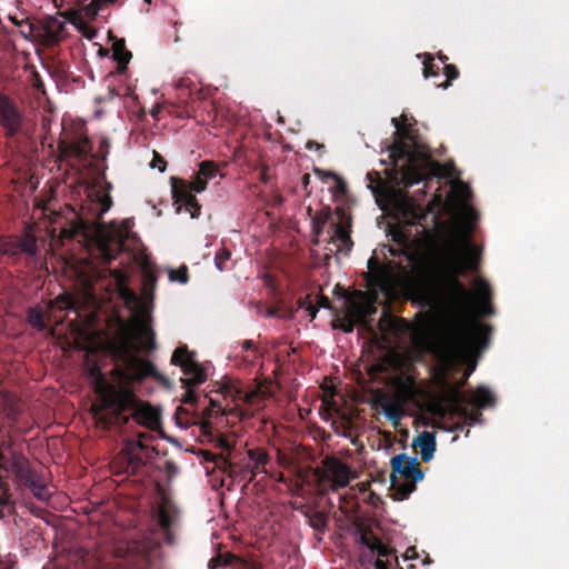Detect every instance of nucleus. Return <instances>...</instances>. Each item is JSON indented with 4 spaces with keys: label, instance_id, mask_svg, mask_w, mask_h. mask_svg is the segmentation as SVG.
<instances>
[{
    "label": "nucleus",
    "instance_id": "1",
    "mask_svg": "<svg viewBox=\"0 0 569 569\" xmlns=\"http://www.w3.org/2000/svg\"><path fill=\"white\" fill-rule=\"evenodd\" d=\"M368 189L372 192L381 209L392 214L399 222L419 226L417 233L425 234L427 241L437 248V258L431 266L418 267L412 262L407 247L413 241L409 230L392 231L398 249L388 250L391 256L401 253L402 259L388 260L379 264L372 257L368 260L370 272L369 292H355L345 300L346 332L355 325L373 331L375 325L369 317L376 312L378 295L395 299L403 295L433 313V319H425L416 325L408 323L383 312L377 328L383 341L390 348L410 345L417 351L431 348L433 321L437 322L443 338L441 367L449 373L460 365H467L459 383L441 378L442 398L450 405L463 401L460 388L475 371L476 356L486 347L489 328L473 318L493 313L489 303L490 289L486 281L477 279L472 291L467 290L458 280L466 269L477 264L480 251L470 241V232L478 219L477 212L469 206V187L461 181H451L450 193L443 200L433 194L426 210L407 194L386 187L373 173H367Z\"/></svg>",
    "mask_w": 569,
    "mask_h": 569
},
{
    "label": "nucleus",
    "instance_id": "2",
    "mask_svg": "<svg viewBox=\"0 0 569 569\" xmlns=\"http://www.w3.org/2000/svg\"><path fill=\"white\" fill-rule=\"evenodd\" d=\"M157 287V277L150 268L143 269V280L140 299L132 297L137 306L133 320L123 327L119 338L117 355L122 362L112 370L107 379L97 363H90L88 373L91 385L99 396V402L91 407L97 426L107 428L119 419L122 411L134 410V417L140 425L156 429L160 426V411L149 403L141 402L130 389L132 381L153 377L157 381L171 387V381L157 371L156 367L138 353L156 349L154 335L150 327V312Z\"/></svg>",
    "mask_w": 569,
    "mask_h": 569
},
{
    "label": "nucleus",
    "instance_id": "3",
    "mask_svg": "<svg viewBox=\"0 0 569 569\" xmlns=\"http://www.w3.org/2000/svg\"><path fill=\"white\" fill-rule=\"evenodd\" d=\"M395 142L388 147V158L380 162L386 166L387 179L395 184L410 187L430 178H445L452 174V164H440L430 159L427 148L410 132L406 114L392 118Z\"/></svg>",
    "mask_w": 569,
    "mask_h": 569
},
{
    "label": "nucleus",
    "instance_id": "4",
    "mask_svg": "<svg viewBox=\"0 0 569 569\" xmlns=\"http://www.w3.org/2000/svg\"><path fill=\"white\" fill-rule=\"evenodd\" d=\"M4 457L0 456V469L12 473L17 477L27 488L31 490L33 496L40 501H48L53 489L49 486L44 477L37 470L32 469L24 459L16 458L10 465L3 462Z\"/></svg>",
    "mask_w": 569,
    "mask_h": 569
},
{
    "label": "nucleus",
    "instance_id": "5",
    "mask_svg": "<svg viewBox=\"0 0 569 569\" xmlns=\"http://www.w3.org/2000/svg\"><path fill=\"white\" fill-rule=\"evenodd\" d=\"M418 457L408 458L406 453H399L392 457L390 476L391 486L400 491L403 496H408L416 489V483L425 477L423 471L417 468Z\"/></svg>",
    "mask_w": 569,
    "mask_h": 569
},
{
    "label": "nucleus",
    "instance_id": "6",
    "mask_svg": "<svg viewBox=\"0 0 569 569\" xmlns=\"http://www.w3.org/2000/svg\"><path fill=\"white\" fill-rule=\"evenodd\" d=\"M171 362L179 366L184 375L181 381L187 386V391L182 398L186 403L196 402L197 396L192 386L201 385L206 381L207 375L204 370L196 362L186 347H180L173 352Z\"/></svg>",
    "mask_w": 569,
    "mask_h": 569
},
{
    "label": "nucleus",
    "instance_id": "7",
    "mask_svg": "<svg viewBox=\"0 0 569 569\" xmlns=\"http://www.w3.org/2000/svg\"><path fill=\"white\" fill-rule=\"evenodd\" d=\"M207 180L198 173L193 182L181 181L172 184V196L178 204L177 212H187L191 219L198 217L200 206L197 203L194 192L200 193L207 188Z\"/></svg>",
    "mask_w": 569,
    "mask_h": 569
},
{
    "label": "nucleus",
    "instance_id": "8",
    "mask_svg": "<svg viewBox=\"0 0 569 569\" xmlns=\"http://www.w3.org/2000/svg\"><path fill=\"white\" fill-rule=\"evenodd\" d=\"M329 223L328 240L326 244V250H329L331 253H343L347 254L351 247L352 241L349 236L348 224L349 219L347 217L341 216H327L322 223Z\"/></svg>",
    "mask_w": 569,
    "mask_h": 569
},
{
    "label": "nucleus",
    "instance_id": "9",
    "mask_svg": "<svg viewBox=\"0 0 569 569\" xmlns=\"http://www.w3.org/2000/svg\"><path fill=\"white\" fill-rule=\"evenodd\" d=\"M157 520L163 531L164 541L173 546L177 541L174 530L179 525V510L173 501L164 495L161 496L157 509Z\"/></svg>",
    "mask_w": 569,
    "mask_h": 569
},
{
    "label": "nucleus",
    "instance_id": "10",
    "mask_svg": "<svg viewBox=\"0 0 569 569\" xmlns=\"http://www.w3.org/2000/svg\"><path fill=\"white\" fill-rule=\"evenodd\" d=\"M70 20L63 14L49 16L38 23V41L50 46L58 43L68 34Z\"/></svg>",
    "mask_w": 569,
    "mask_h": 569
},
{
    "label": "nucleus",
    "instance_id": "11",
    "mask_svg": "<svg viewBox=\"0 0 569 569\" xmlns=\"http://www.w3.org/2000/svg\"><path fill=\"white\" fill-rule=\"evenodd\" d=\"M0 126L8 136L16 134L21 127L19 110L8 97L2 94H0Z\"/></svg>",
    "mask_w": 569,
    "mask_h": 569
},
{
    "label": "nucleus",
    "instance_id": "12",
    "mask_svg": "<svg viewBox=\"0 0 569 569\" xmlns=\"http://www.w3.org/2000/svg\"><path fill=\"white\" fill-rule=\"evenodd\" d=\"M123 451L128 462L127 472L131 473H134L140 468L144 458L151 459L158 455L153 449H149L138 441H128Z\"/></svg>",
    "mask_w": 569,
    "mask_h": 569
},
{
    "label": "nucleus",
    "instance_id": "13",
    "mask_svg": "<svg viewBox=\"0 0 569 569\" xmlns=\"http://www.w3.org/2000/svg\"><path fill=\"white\" fill-rule=\"evenodd\" d=\"M326 473L328 480L332 482V490L347 487L352 478L350 468L335 458L326 461Z\"/></svg>",
    "mask_w": 569,
    "mask_h": 569
},
{
    "label": "nucleus",
    "instance_id": "14",
    "mask_svg": "<svg viewBox=\"0 0 569 569\" xmlns=\"http://www.w3.org/2000/svg\"><path fill=\"white\" fill-rule=\"evenodd\" d=\"M358 542L361 543L365 548H367V557L391 559L392 550L385 546L383 543H381V541H379L370 532H360Z\"/></svg>",
    "mask_w": 569,
    "mask_h": 569
},
{
    "label": "nucleus",
    "instance_id": "15",
    "mask_svg": "<svg viewBox=\"0 0 569 569\" xmlns=\"http://www.w3.org/2000/svg\"><path fill=\"white\" fill-rule=\"evenodd\" d=\"M413 446L420 448V456L425 462H428L432 459L433 453L436 451V436L430 431H422L418 437L413 440Z\"/></svg>",
    "mask_w": 569,
    "mask_h": 569
},
{
    "label": "nucleus",
    "instance_id": "16",
    "mask_svg": "<svg viewBox=\"0 0 569 569\" xmlns=\"http://www.w3.org/2000/svg\"><path fill=\"white\" fill-rule=\"evenodd\" d=\"M405 402L396 395H389V401L387 408L382 411V416L389 420L393 427H398L401 417L403 416Z\"/></svg>",
    "mask_w": 569,
    "mask_h": 569
},
{
    "label": "nucleus",
    "instance_id": "17",
    "mask_svg": "<svg viewBox=\"0 0 569 569\" xmlns=\"http://www.w3.org/2000/svg\"><path fill=\"white\" fill-rule=\"evenodd\" d=\"M495 402L496 398L492 391L486 386L478 387L469 399V403L477 408H489L492 407Z\"/></svg>",
    "mask_w": 569,
    "mask_h": 569
},
{
    "label": "nucleus",
    "instance_id": "18",
    "mask_svg": "<svg viewBox=\"0 0 569 569\" xmlns=\"http://www.w3.org/2000/svg\"><path fill=\"white\" fill-rule=\"evenodd\" d=\"M248 457L250 462L244 467L246 471L250 473V479H252L258 472H260V467L264 466L268 461V455L262 450H249Z\"/></svg>",
    "mask_w": 569,
    "mask_h": 569
},
{
    "label": "nucleus",
    "instance_id": "19",
    "mask_svg": "<svg viewBox=\"0 0 569 569\" xmlns=\"http://www.w3.org/2000/svg\"><path fill=\"white\" fill-rule=\"evenodd\" d=\"M130 221L126 220L121 224H112L111 228L106 231V237L110 242H113L117 248L121 247L122 238L127 236L130 229Z\"/></svg>",
    "mask_w": 569,
    "mask_h": 569
},
{
    "label": "nucleus",
    "instance_id": "20",
    "mask_svg": "<svg viewBox=\"0 0 569 569\" xmlns=\"http://www.w3.org/2000/svg\"><path fill=\"white\" fill-rule=\"evenodd\" d=\"M393 393H396L406 405L416 393L413 381L409 378L399 379L396 383Z\"/></svg>",
    "mask_w": 569,
    "mask_h": 569
},
{
    "label": "nucleus",
    "instance_id": "21",
    "mask_svg": "<svg viewBox=\"0 0 569 569\" xmlns=\"http://www.w3.org/2000/svg\"><path fill=\"white\" fill-rule=\"evenodd\" d=\"M365 569H393L397 561L396 559H380L361 556Z\"/></svg>",
    "mask_w": 569,
    "mask_h": 569
},
{
    "label": "nucleus",
    "instance_id": "22",
    "mask_svg": "<svg viewBox=\"0 0 569 569\" xmlns=\"http://www.w3.org/2000/svg\"><path fill=\"white\" fill-rule=\"evenodd\" d=\"M112 57L120 64L126 67L131 58V53L124 49L123 40H117L112 44Z\"/></svg>",
    "mask_w": 569,
    "mask_h": 569
},
{
    "label": "nucleus",
    "instance_id": "23",
    "mask_svg": "<svg viewBox=\"0 0 569 569\" xmlns=\"http://www.w3.org/2000/svg\"><path fill=\"white\" fill-rule=\"evenodd\" d=\"M167 272L170 282L186 284L189 281L188 268L186 266H181L179 269L167 268Z\"/></svg>",
    "mask_w": 569,
    "mask_h": 569
},
{
    "label": "nucleus",
    "instance_id": "24",
    "mask_svg": "<svg viewBox=\"0 0 569 569\" xmlns=\"http://www.w3.org/2000/svg\"><path fill=\"white\" fill-rule=\"evenodd\" d=\"M53 307L60 310L77 312L74 300L69 293L58 296L53 302Z\"/></svg>",
    "mask_w": 569,
    "mask_h": 569
},
{
    "label": "nucleus",
    "instance_id": "25",
    "mask_svg": "<svg viewBox=\"0 0 569 569\" xmlns=\"http://www.w3.org/2000/svg\"><path fill=\"white\" fill-rule=\"evenodd\" d=\"M117 0H93L90 4L86 6L82 9L83 16L87 18H96L99 13V11L103 8L104 3H113Z\"/></svg>",
    "mask_w": 569,
    "mask_h": 569
},
{
    "label": "nucleus",
    "instance_id": "26",
    "mask_svg": "<svg viewBox=\"0 0 569 569\" xmlns=\"http://www.w3.org/2000/svg\"><path fill=\"white\" fill-rule=\"evenodd\" d=\"M19 32L26 40L38 41V24L26 21L19 28Z\"/></svg>",
    "mask_w": 569,
    "mask_h": 569
},
{
    "label": "nucleus",
    "instance_id": "27",
    "mask_svg": "<svg viewBox=\"0 0 569 569\" xmlns=\"http://www.w3.org/2000/svg\"><path fill=\"white\" fill-rule=\"evenodd\" d=\"M20 249L27 254L34 256L38 251L36 238L31 234H26L20 242Z\"/></svg>",
    "mask_w": 569,
    "mask_h": 569
},
{
    "label": "nucleus",
    "instance_id": "28",
    "mask_svg": "<svg viewBox=\"0 0 569 569\" xmlns=\"http://www.w3.org/2000/svg\"><path fill=\"white\" fill-rule=\"evenodd\" d=\"M423 77L426 79L428 78H432V77H438V69L439 67L433 62V58L430 57V56H427L425 54V60H423Z\"/></svg>",
    "mask_w": 569,
    "mask_h": 569
},
{
    "label": "nucleus",
    "instance_id": "29",
    "mask_svg": "<svg viewBox=\"0 0 569 569\" xmlns=\"http://www.w3.org/2000/svg\"><path fill=\"white\" fill-rule=\"evenodd\" d=\"M445 76L447 77V81L443 83H437V88L447 89L450 86V80L457 79L459 76V72L457 68L452 64H447L443 67Z\"/></svg>",
    "mask_w": 569,
    "mask_h": 569
},
{
    "label": "nucleus",
    "instance_id": "30",
    "mask_svg": "<svg viewBox=\"0 0 569 569\" xmlns=\"http://www.w3.org/2000/svg\"><path fill=\"white\" fill-rule=\"evenodd\" d=\"M200 178L203 177L207 181L213 179L218 174V169L210 162H202L199 169Z\"/></svg>",
    "mask_w": 569,
    "mask_h": 569
},
{
    "label": "nucleus",
    "instance_id": "31",
    "mask_svg": "<svg viewBox=\"0 0 569 569\" xmlns=\"http://www.w3.org/2000/svg\"><path fill=\"white\" fill-rule=\"evenodd\" d=\"M29 322L32 327L37 328L40 331L46 329V325L42 320L41 312L38 310H30Z\"/></svg>",
    "mask_w": 569,
    "mask_h": 569
},
{
    "label": "nucleus",
    "instance_id": "32",
    "mask_svg": "<svg viewBox=\"0 0 569 569\" xmlns=\"http://www.w3.org/2000/svg\"><path fill=\"white\" fill-rule=\"evenodd\" d=\"M389 395L390 393L376 392L372 398V405L382 412L388 406Z\"/></svg>",
    "mask_w": 569,
    "mask_h": 569
},
{
    "label": "nucleus",
    "instance_id": "33",
    "mask_svg": "<svg viewBox=\"0 0 569 569\" xmlns=\"http://www.w3.org/2000/svg\"><path fill=\"white\" fill-rule=\"evenodd\" d=\"M229 563H231V556L219 555V556L210 559V561L208 562V568L216 569L218 567L228 566Z\"/></svg>",
    "mask_w": 569,
    "mask_h": 569
},
{
    "label": "nucleus",
    "instance_id": "34",
    "mask_svg": "<svg viewBox=\"0 0 569 569\" xmlns=\"http://www.w3.org/2000/svg\"><path fill=\"white\" fill-rule=\"evenodd\" d=\"M313 172L316 173V176L322 181V182H327L329 179H335L337 178V174L335 172H331V171H325L322 169H318L316 168L313 170Z\"/></svg>",
    "mask_w": 569,
    "mask_h": 569
},
{
    "label": "nucleus",
    "instance_id": "35",
    "mask_svg": "<svg viewBox=\"0 0 569 569\" xmlns=\"http://www.w3.org/2000/svg\"><path fill=\"white\" fill-rule=\"evenodd\" d=\"M335 181V190L337 193L345 194L347 192V183L346 181L337 174V178L333 179Z\"/></svg>",
    "mask_w": 569,
    "mask_h": 569
},
{
    "label": "nucleus",
    "instance_id": "36",
    "mask_svg": "<svg viewBox=\"0 0 569 569\" xmlns=\"http://www.w3.org/2000/svg\"><path fill=\"white\" fill-rule=\"evenodd\" d=\"M150 168L158 169V171L162 173L166 170V163L160 157L154 154L153 160L150 162Z\"/></svg>",
    "mask_w": 569,
    "mask_h": 569
},
{
    "label": "nucleus",
    "instance_id": "37",
    "mask_svg": "<svg viewBox=\"0 0 569 569\" xmlns=\"http://www.w3.org/2000/svg\"><path fill=\"white\" fill-rule=\"evenodd\" d=\"M100 251L106 261H110L116 258V254L108 248L106 243H101Z\"/></svg>",
    "mask_w": 569,
    "mask_h": 569
},
{
    "label": "nucleus",
    "instance_id": "38",
    "mask_svg": "<svg viewBox=\"0 0 569 569\" xmlns=\"http://www.w3.org/2000/svg\"><path fill=\"white\" fill-rule=\"evenodd\" d=\"M70 24H72L77 30H79V32H81L88 28L87 23L80 17L74 18L73 20H70Z\"/></svg>",
    "mask_w": 569,
    "mask_h": 569
},
{
    "label": "nucleus",
    "instance_id": "39",
    "mask_svg": "<svg viewBox=\"0 0 569 569\" xmlns=\"http://www.w3.org/2000/svg\"><path fill=\"white\" fill-rule=\"evenodd\" d=\"M38 187V181H33V177L30 178L29 182L23 188V193H33Z\"/></svg>",
    "mask_w": 569,
    "mask_h": 569
},
{
    "label": "nucleus",
    "instance_id": "40",
    "mask_svg": "<svg viewBox=\"0 0 569 569\" xmlns=\"http://www.w3.org/2000/svg\"><path fill=\"white\" fill-rule=\"evenodd\" d=\"M306 311L308 316L310 317V320H313L317 317L318 308L313 305L306 306Z\"/></svg>",
    "mask_w": 569,
    "mask_h": 569
},
{
    "label": "nucleus",
    "instance_id": "41",
    "mask_svg": "<svg viewBox=\"0 0 569 569\" xmlns=\"http://www.w3.org/2000/svg\"><path fill=\"white\" fill-rule=\"evenodd\" d=\"M163 465H164L166 471L169 475H174L177 472V467H176V465L173 462L164 460Z\"/></svg>",
    "mask_w": 569,
    "mask_h": 569
},
{
    "label": "nucleus",
    "instance_id": "42",
    "mask_svg": "<svg viewBox=\"0 0 569 569\" xmlns=\"http://www.w3.org/2000/svg\"><path fill=\"white\" fill-rule=\"evenodd\" d=\"M81 34H82L84 38H87V39H89V40H92V39L96 37V31H94L93 29H91V28H89V27H88L87 29H84L83 31H81Z\"/></svg>",
    "mask_w": 569,
    "mask_h": 569
},
{
    "label": "nucleus",
    "instance_id": "43",
    "mask_svg": "<svg viewBox=\"0 0 569 569\" xmlns=\"http://www.w3.org/2000/svg\"><path fill=\"white\" fill-rule=\"evenodd\" d=\"M318 309L319 308H322V309H328L329 308V300L325 297H319L318 298Z\"/></svg>",
    "mask_w": 569,
    "mask_h": 569
},
{
    "label": "nucleus",
    "instance_id": "44",
    "mask_svg": "<svg viewBox=\"0 0 569 569\" xmlns=\"http://www.w3.org/2000/svg\"><path fill=\"white\" fill-rule=\"evenodd\" d=\"M217 254H220V259L223 261L229 260L231 257V252L226 248H222Z\"/></svg>",
    "mask_w": 569,
    "mask_h": 569
},
{
    "label": "nucleus",
    "instance_id": "45",
    "mask_svg": "<svg viewBox=\"0 0 569 569\" xmlns=\"http://www.w3.org/2000/svg\"><path fill=\"white\" fill-rule=\"evenodd\" d=\"M214 266L219 271L224 270L223 260L220 259V254H216L214 257Z\"/></svg>",
    "mask_w": 569,
    "mask_h": 569
},
{
    "label": "nucleus",
    "instance_id": "46",
    "mask_svg": "<svg viewBox=\"0 0 569 569\" xmlns=\"http://www.w3.org/2000/svg\"><path fill=\"white\" fill-rule=\"evenodd\" d=\"M9 19L12 21V23L18 26L19 28L21 27V24L26 23V21H23L22 19H19L16 16H10Z\"/></svg>",
    "mask_w": 569,
    "mask_h": 569
},
{
    "label": "nucleus",
    "instance_id": "47",
    "mask_svg": "<svg viewBox=\"0 0 569 569\" xmlns=\"http://www.w3.org/2000/svg\"><path fill=\"white\" fill-rule=\"evenodd\" d=\"M470 420H471V423H478V425H481L482 423V420L480 418V415L478 413H475V415H470Z\"/></svg>",
    "mask_w": 569,
    "mask_h": 569
},
{
    "label": "nucleus",
    "instance_id": "48",
    "mask_svg": "<svg viewBox=\"0 0 569 569\" xmlns=\"http://www.w3.org/2000/svg\"><path fill=\"white\" fill-rule=\"evenodd\" d=\"M117 96H118V93L116 92L114 88L108 86V98L112 99V98H114Z\"/></svg>",
    "mask_w": 569,
    "mask_h": 569
},
{
    "label": "nucleus",
    "instance_id": "49",
    "mask_svg": "<svg viewBox=\"0 0 569 569\" xmlns=\"http://www.w3.org/2000/svg\"><path fill=\"white\" fill-rule=\"evenodd\" d=\"M312 305L311 302H308L306 299L299 301V308L306 310V306Z\"/></svg>",
    "mask_w": 569,
    "mask_h": 569
},
{
    "label": "nucleus",
    "instance_id": "50",
    "mask_svg": "<svg viewBox=\"0 0 569 569\" xmlns=\"http://www.w3.org/2000/svg\"><path fill=\"white\" fill-rule=\"evenodd\" d=\"M266 316H267V317H274V316H277V312H276V310H273V309H268V310L266 311Z\"/></svg>",
    "mask_w": 569,
    "mask_h": 569
},
{
    "label": "nucleus",
    "instance_id": "51",
    "mask_svg": "<svg viewBox=\"0 0 569 569\" xmlns=\"http://www.w3.org/2000/svg\"><path fill=\"white\" fill-rule=\"evenodd\" d=\"M159 110H160V108H159V107H157V108L152 109V110H151V116L154 118V117L158 114Z\"/></svg>",
    "mask_w": 569,
    "mask_h": 569
},
{
    "label": "nucleus",
    "instance_id": "52",
    "mask_svg": "<svg viewBox=\"0 0 569 569\" xmlns=\"http://www.w3.org/2000/svg\"><path fill=\"white\" fill-rule=\"evenodd\" d=\"M101 116H102V110L98 109V110L94 111V117L97 119L101 118Z\"/></svg>",
    "mask_w": 569,
    "mask_h": 569
},
{
    "label": "nucleus",
    "instance_id": "53",
    "mask_svg": "<svg viewBox=\"0 0 569 569\" xmlns=\"http://www.w3.org/2000/svg\"><path fill=\"white\" fill-rule=\"evenodd\" d=\"M439 60L441 61V63H445V61L447 60V57H439Z\"/></svg>",
    "mask_w": 569,
    "mask_h": 569
},
{
    "label": "nucleus",
    "instance_id": "54",
    "mask_svg": "<svg viewBox=\"0 0 569 569\" xmlns=\"http://www.w3.org/2000/svg\"><path fill=\"white\" fill-rule=\"evenodd\" d=\"M315 232L317 233V236H319V234H320V232H321L320 228H319V227H317V228H316V230H315Z\"/></svg>",
    "mask_w": 569,
    "mask_h": 569
},
{
    "label": "nucleus",
    "instance_id": "55",
    "mask_svg": "<svg viewBox=\"0 0 569 569\" xmlns=\"http://www.w3.org/2000/svg\"><path fill=\"white\" fill-rule=\"evenodd\" d=\"M237 565H238V567H246L247 566L246 563L240 562V561H238Z\"/></svg>",
    "mask_w": 569,
    "mask_h": 569
},
{
    "label": "nucleus",
    "instance_id": "56",
    "mask_svg": "<svg viewBox=\"0 0 569 569\" xmlns=\"http://www.w3.org/2000/svg\"><path fill=\"white\" fill-rule=\"evenodd\" d=\"M102 99H103L102 97H97V98H96V101H97V102H100V101H102Z\"/></svg>",
    "mask_w": 569,
    "mask_h": 569
},
{
    "label": "nucleus",
    "instance_id": "57",
    "mask_svg": "<svg viewBox=\"0 0 569 569\" xmlns=\"http://www.w3.org/2000/svg\"><path fill=\"white\" fill-rule=\"evenodd\" d=\"M7 501L4 499H0V505L6 503Z\"/></svg>",
    "mask_w": 569,
    "mask_h": 569
},
{
    "label": "nucleus",
    "instance_id": "58",
    "mask_svg": "<svg viewBox=\"0 0 569 569\" xmlns=\"http://www.w3.org/2000/svg\"><path fill=\"white\" fill-rule=\"evenodd\" d=\"M317 520H318L319 522H321V523H322V521H323L322 517H318V519H317Z\"/></svg>",
    "mask_w": 569,
    "mask_h": 569
},
{
    "label": "nucleus",
    "instance_id": "59",
    "mask_svg": "<svg viewBox=\"0 0 569 569\" xmlns=\"http://www.w3.org/2000/svg\"><path fill=\"white\" fill-rule=\"evenodd\" d=\"M147 2H150L151 0H146Z\"/></svg>",
    "mask_w": 569,
    "mask_h": 569
},
{
    "label": "nucleus",
    "instance_id": "60",
    "mask_svg": "<svg viewBox=\"0 0 569 569\" xmlns=\"http://www.w3.org/2000/svg\"><path fill=\"white\" fill-rule=\"evenodd\" d=\"M2 517V513L0 512V518Z\"/></svg>",
    "mask_w": 569,
    "mask_h": 569
}]
</instances>
